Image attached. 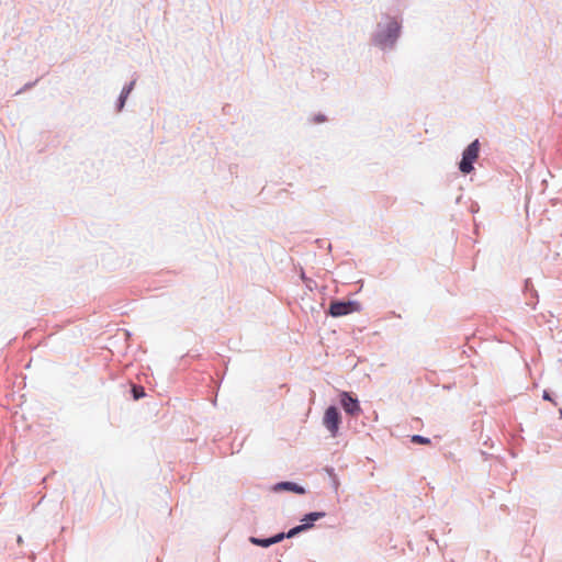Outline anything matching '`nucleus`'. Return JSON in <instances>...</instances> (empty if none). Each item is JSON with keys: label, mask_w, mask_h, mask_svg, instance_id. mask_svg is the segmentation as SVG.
I'll use <instances>...</instances> for the list:
<instances>
[{"label": "nucleus", "mask_w": 562, "mask_h": 562, "mask_svg": "<svg viewBox=\"0 0 562 562\" xmlns=\"http://www.w3.org/2000/svg\"><path fill=\"white\" fill-rule=\"evenodd\" d=\"M480 143L477 139L472 142L463 151L459 169L462 173L468 175L473 170V164L479 158Z\"/></svg>", "instance_id": "1"}, {"label": "nucleus", "mask_w": 562, "mask_h": 562, "mask_svg": "<svg viewBox=\"0 0 562 562\" xmlns=\"http://www.w3.org/2000/svg\"><path fill=\"white\" fill-rule=\"evenodd\" d=\"M308 527H310V524L299 525V526L292 528L288 533L281 532V533H278L268 539H259V538L251 537L250 542L256 546L267 548V547H270L271 544L282 541L284 538H292L295 535L308 529Z\"/></svg>", "instance_id": "2"}, {"label": "nucleus", "mask_w": 562, "mask_h": 562, "mask_svg": "<svg viewBox=\"0 0 562 562\" xmlns=\"http://www.w3.org/2000/svg\"><path fill=\"white\" fill-rule=\"evenodd\" d=\"M324 425L330 431L333 436L338 432L340 424V414L335 406H330L326 409L324 415Z\"/></svg>", "instance_id": "3"}, {"label": "nucleus", "mask_w": 562, "mask_h": 562, "mask_svg": "<svg viewBox=\"0 0 562 562\" xmlns=\"http://www.w3.org/2000/svg\"><path fill=\"white\" fill-rule=\"evenodd\" d=\"M400 32V25L395 20H392L387 24V32L386 34L380 33L378 35L379 43L382 45H389L392 44L395 38L397 37Z\"/></svg>", "instance_id": "4"}, {"label": "nucleus", "mask_w": 562, "mask_h": 562, "mask_svg": "<svg viewBox=\"0 0 562 562\" xmlns=\"http://www.w3.org/2000/svg\"><path fill=\"white\" fill-rule=\"evenodd\" d=\"M340 397L341 406L347 414L355 416L360 413V406L358 401L351 397L349 393L342 392Z\"/></svg>", "instance_id": "5"}, {"label": "nucleus", "mask_w": 562, "mask_h": 562, "mask_svg": "<svg viewBox=\"0 0 562 562\" xmlns=\"http://www.w3.org/2000/svg\"><path fill=\"white\" fill-rule=\"evenodd\" d=\"M350 312V304L344 302H334L330 304L329 314L334 317L346 315Z\"/></svg>", "instance_id": "6"}, {"label": "nucleus", "mask_w": 562, "mask_h": 562, "mask_svg": "<svg viewBox=\"0 0 562 562\" xmlns=\"http://www.w3.org/2000/svg\"><path fill=\"white\" fill-rule=\"evenodd\" d=\"M276 491H281V490H284V491H290V492H293V493H296V494H304L305 493V490L295 484V483H292V482H281V483H278L274 487Z\"/></svg>", "instance_id": "7"}, {"label": "nucleus", "mask_w": 562, "mask_h": 562, "mask_svg": "<svg viewBox=\"0 0 562 562\" xmlns=\"http://www.w3.org/2000/svg\"><path fill=\"white\" fill-rule=\"evenodd\" d=\"M325 516V513L323 512H315V513H311V514H307L303 519V524H310V527L311 528L313 526V522L323 518Z\"/></svg>", "instance_id": "8"}, {"label": "nucleus", "mask_w": 562, "mask_h": 562, "mask_svg": "<svg viewBox=\"0 0 562 562\" xmlns=\"http://www.w3.org/2000/svg\"><path fill=\"white\" fill-rule=\"evenodd\" d=\"M133 395L135 400H138L145 395L144 387L133 386Z\"/></svg>", "instance_id": "9"}, {"label": "nucleus", "mask_w": 562, "mask_h": 562, "mask_svg": "<svg viewBox=\"0 0 562 562\" xmlns=\"http://www.w3.org/2000/svg\"><path fill=\"white\" fill-rule=\"evenodd\" d=\"M132 90V85L128 87V88H124L123 91H122V94L120 97V100H121V106L124 104V101L127 97V94L131 92Z\"/></svg>", "instance_id": "10"}, {"label": "nucleus", "mask_w": 562, "mask_h": 562, "mask_svg": "<svg viewBox=\"0 0 562 562\" xmlns=\"http://www.w3.org/2000/svg\"><path fill=\"white\" fill-rule=\"evenodd\" d=\"M412 441L415 443L422 445V436L420 435L413 436Z\"/></svg>", "instance_id": "11"}, {"label": "nucleus", "mask_w": 562, "mask_h": 562, "mask_svg": "<svg viewBox=\"0 0 562 562\" xmlns=\"http://www.w3.org/2000/svg\"><path fill=\"white\" fill-rule=\"evenodd\" d=\"M543 398H544V400H548V401H550V400H551V398H550V396H549V394H548V392H544V393H543Z\"/></svg>", "instance_id": "12"}, {"label": "nucleus", "mask_w": 562, "mask_h": 562, "mask_svg": "<svg viewBox=\"0 0 562 562\" xmlns=\"http://www.w3.org/2000/svg\"><path fill=\"white\" fill-rule=\"evenodd\" d=\"M423 442H424V445H425V443H428V439L424 438V439H423Z\"/></svg>", "instance_id": "13"}]
</instances>
